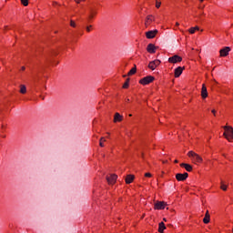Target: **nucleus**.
Wrapping results in <instances>:
<instances>
[{
  "instance_id": "obj_22",
  "label": "nucleus",
  "mask_w": 233,
  "mask_h": 233,
  "mask_svg": "<svg viewBox=\"0 0 233 233\" xmlns=\"http://www.w3.org/2000/svg\"><path fill=\"white\" fill-rule=\"evenodd\" d=\"M20 94H26V86L25 85L20 86Z\"/></svg>"
},
{
  "instance_id": "obj_6",
  "label": "nucleus",
  "mask_w": 233,
  "mask_h": 233,
  "mask_svg": "<svg viewBox=\"0 0 233 233\" xmlns=\"http://www.w3.org/2000/svg\"><path fill=\"white\" fill-rule=\"evenodd\" d=\"M106 181L108 185H115L116 181H117V175L112 174L109 177H106Z\"/></svg>"
},
{
  "instance_id": "obj_15",
  "label": "nucleus",
  "mask_w": 233,
  "mask_h": 233,
  "mask_svg": "<svg viewBox=\"0 0 233 233\" xmlns=\"http://www.w3.org/2000/svg\"><path fill=\"white\" fill-rule=\"evenodd\" d=\"M123 121V116L119 113H116L114 116V123H121Z\"/></svg>"
},
{
  "instance_id": "obj_36",
  "label": "nucleus",
  "mask_w": 233,
  "mask_h": 233,
  "mask_svg": "<svg viewBox=\"0 0 233 233\" xmlns=\"http://www.w3.org/2000/svg\"><path fill=\"white\" fill-rule=\"evenodd\" d=\"M204 0H199L200 3H203Z\"/></svg>"
},
{
  "instance_id": "obj_28",
  "label": "nucleus",
  "mask_w": 233,
  "mask_h": 233,
  "mask_svg": "<svg viewBox=\"0 0 233 233\" xmlns=\"http://www.w3.org/2000/svg\"><path fill=\"white\" fill-rule=\"evenodd\" d=\"M160 6H161V2H159V1L157 0L156 7H157V8H159Z\"/></svg>"
},
{
  "instance_id": "obj_18",
  "label": "nucleus",
  "mask_w": 233,
  "mask_h": 233,
  "mask_svg": "<svg viewBox=\"0 0 233 233\" xmlns=\"http://www.w3.org/2000/svg\"><path fill=\"white\" fill-rule=\"evenodd\" d=\"M180 167L186 168L187 172H192V167L189 164L182 163L180 164Z\"/></svg>"
},
{
  "instance_id": "obj_29",
  "label": "nucleus",
  "mask_w": 233,
  "mask_h": 233,
  "mask_svg": "<svg viewBox=\"0 0 233 233\" xmlns=\"http://www.w3.org/2000/svg\"><path fill=\"white\" fill-rule=\"evenodd\" d=\"M70 25L73 26V28H76V22H74L73 20H71Z\"/></svg>"
},
{
  "instance_id": "obj_2",
  "label": "nucleus",
  "mask_w": 233,
  "mask_h": 233,
  "mask_svg": "<svg viewBox=\"0 0 233 233\" xmlns=\"http://www.w3.org/2000/svg\"><path fill=\"white\" fill-rule=\"evenodd\" d=\"M188 157L192 158L193 163H202L203 158L199 155L196 154L194 151H189L187 153Z\"/></svg>"
},
{
  "instance_id": "obj_24",
  "label": "nucleus",
  "mask_w": 233,
  "mask_h": 233,
  "mask_svg": "<svg viewBox=\"0 0 233 233\" xmlns=\"http://www.w3.org/2000/svg\"><path fill=\"white\" fill-rule=\"evenodd\" d=\"M220 188H221V190H224V191L227 190V185H224V184H223V181H221Z\"/></svg>"
},
{
  "instance_id": "obj_13",
  "label": "nucleus",
  "mask_w": 233,
  "mask_h": 233,
  "mask_svg": "<svg viewBox=\"0 0 233 233\" xmlns=\"http://www.w3.org/2000/svg\"><path fill=\"white\" fill-rule=\"evenodd\" d=\"M147 51L149 54H156V46H154V44L147 45Z\"/></svg>"
},
{
  "instance_id": "obj_34",
  "label": "nucleus",
  "mask_w": 233,
  "mask_h": 233,
  "mask_svg": "<svg viewBox=\"0 0 233 233\" xmlns=\"http://www.w3.org/2000/svg\"><path fill=\"white\" fill-rule=\"evenodd\" d=\"M21 70L25 71V70H26V67L22 66V67H21Z\"/></svg>"
},
{
  "instance_id": "obj_12",
  "label": "nucleus",
  "mask_w": 233,
  "mask_h": 233,
  "mask_svg": "<svg viewBox=\"0 0 233 233\" xmlns=\"http://www.w3.org/2000/svg\"><path fill=\"white\" fill-rule=\"evenodd\" d=\"M153 21H155L154 16L152 15H147L145 21V26L147 27Z\"/></svg>"
},
{
  "instance_id": "obj_16",
  "label": "nucleus",
  "mask_w": 233,
  "mask_h": 233,
  "mask_svg": "<svg viewBox=\"0 0 233 233\" xmlns=\"http://www.w3.org/2000/svg\"><path fill=\"white\" fill-rule=\"evenodd\" d=\"M134 179H135L134 175H127L126 177L127 185H130V183H132V181H134Z\"/></svg>"
},
{
  "instance_id": "obj_39",
  "label": "nucleus",
  "mask_w": 233,
  "mask_h": 233,
  "mask_svg": "<svg viewBox=\"0 0 233 233\" xmlns=\"http://www.w3.org/2000/svg\"><path fill=\"white\" fill-rule=\"evenodd\" d=\"M178 161L177 160H175V163H177Z\"/></svg>"
},
{
  "instance_id": "obj_38",
  "label": "nucleus",
  "mask_w": 233,
  "mask_h": 233,
  "mask_svg": "<svg viewBox=\"0 0 233 233\" xmlns=\"http://www.w3.org/2000/svg\"><path fill=\"white\" fill-rule=\"evenodd\" d=\"M127 101L128 102V101H130V99L127 98Z\"/></svg>"
},
{
  "instance_id": "obj_27",
  "label": "nucleus",
  "mask_w": 233,
  "mask_h": 233,
  "mask_svg": "<svg viewBox=\"0 0 233 233\" xmlns=\"http://www.w3.org/2000/svg\"><path fill=\"white\" fill-rule=\"evenodd\" d=\"M102 141H106L104 137H101V138H100L99 146H100V147H105V145H103V142H102Z\"/></svg>"
},
{
  "instance_id": "obj_19",
  "label": "nucleus",
  "mask_w": 233,
  "mask_h": 233,
  "mask_svg": "<svg viewBox=\"0 0 233 233\" xmlns=\"http://www.w3.org/2000/svg\"><path fill=\"white\" fill-rule=\"evenodd\" d=\"M97 14V11L94 10V8H89V19H94V15Z\"/></svg>"
},
{
  "instance_id": "obj_20",
  "label": "nucleus",
  "mask_w": 233,
  "mask_h": 233,
  "mask_svg": "<svg viewBox=\"0 0 233 233\" xmlns=\"http://www.w3.org/2000/svg\"><path fill=\"white\" fill-rule=\"evenodd\" d=\"M167 228L164 222H160L158 224V232L163 233L164 230Z\"/></svg>"
},
{
  "instance_id": "obj_40",
  "label": "nucleus",
  "mask_w": 233,
  "mask_h": 233,
  "mask_svg": "<svg viewBox=\"0 0 233 233\" xmlns=\"http://www.w3.org/2000/svg\"><path fill=\"white\" fill-rule=\"evenodd\" d=\"M129 117H132V115H129Z\"/></svg>"
},
{
  "instance_id": "obj_9",
  "label": "nucleus",
  "mask_w": 233,
  "mask_h": 233,
  "mask_svg": "<svg viewBox=\"0 0 233 233\" xmlns=\"http://www.w3.org/2000/svg\"><path fill=\"white\" fill-rule=\"evenodd\" d=\"M201 97L202 99H207V97H208V91H207V86H205V84L202 85Z\"/></svg>"
},
{
  "instance_id": "obj_33",
  "label": "nucleus",
  "mask_w": 233,
  "mask_h": 233,
  "mask_svg": "<svg viewBox=\"0 0 233 233\" xmlns=\"http://www.w3.org/2000/svg\"><path fill=\"white\" fill-rule=\"evenodd\" d=\"M193 28H195V31H196V30H199V26H195V27H193Z\"/></svg>"
},
{
  "instance_id": "obj_4",
  "label": "nucleus",
  "mask_w": 233,
  "mask_h": 233,
  "mask_svg": "<svg viewBox=\"0 0 233 233\" xmlns=\"http://www.w3.org/2000/svg\"><path fill=\"white\" fill-rule=\"evenodd\" d=\"M181 61H183V58L177 55H175L168 58V63L176 64V63H181Z\"/></svg>"
},
{
  "instance_id": "obj_37",
  "label": "nucleus",
  "mask_w": 233,
  "mask_h": 233,
  "mask_svg": "<svg viewBox=\"0 0 233 233\" xmlns=\"http://www.w3.org/2000/svg\"><path fill=\"white\" fill-rule=\"evenodd\" d=\"M163 221H167V218H163Z\"/></svg>"
},
{
  "instance_id": "obj_31",
  "label": "nucleus",
  "mask_w": 233,
  "mask_h": 233,
  "mask_svg": "<svg viewBox=\"0 0 233 233\" xmlns=\"http://www.w3.org/2000/svg\"><path fill=\"white\" fill-rule=\"evenodd\" d=\"M90 28H92V25L86 26V32H90Z\"/></svg>"
},
{
  "instance_id": "obj_7",
  "label": "nucleus",
  "mask_w": 233,
  "mask_h": 233,
  "mask_svg": "<svg viewBox=\"0 0 233 233\" xmlns=\"http://www.w3.org/2000/svg\"><path fill=\"white\" fill-rule=\"evenodd\" d=\"M230 47L229 46H226L222 49L219 50V54H220V57H227V56H228V52H230Z\"/></svg>"
},
{
  "instance_id": "obj_23",
  "label": "nucleus",
  "mask_w": 233,
  "mask_h": 233,
  "mask_svg": "<svg viewBox=\"0 0 233 233\" xmlns=\"http://www.w3.org/2000/svg\"><path fill=\"white\" fill-rule=\"evenodd\" d=\"M129 83H130V78H127L123 85V88H128Z\"/></svg>"
},
{
  "instance_id": "obj_30",
  "label": "nucleus",
  "mask_w": 233,
  "mask_h": 233,
  "mask_svg": "<svg viewBox=\"0 0 233 233\" xmlns=\"http://www.w3.org/2000/svg\"><path fill=\"white\" fill-rule=\"evenodd\" d=\"M145 177H152V175L150 173H146Z\"/></svg>"
},
{
  "instance_id": "obj_10",
  "label": "nucleus",
  "mask_w": 233,
  "mask_h": 233,
  "mask_svg": "<svg viewBox=\"0 0 233 233\" xmlns=\"http://www.w3.org/2000/svg\"><path fill=\"white\" fill-rule=\"evenodd\" d=\"M157 34V30L148 31L146 33V36L147 39H154Z\"/></svg>"
},
{
  "instance_id": "obj_1",
  "label": "nucleus",
  "mask_w": 233,
  "mask_h": 233,
  "mask_svg": "<svg viewBox=\"0 0 233 233\" xmlns=\"http://www.w3.org/2000/svg\"><path fill=\"white\" fill-rule=\"evenodd\" d=\"M223 128L225 130V132L223 134L224 137H226V139H228V141H229V142L232 141V139H233L232 127L225 126Z\"/></svg>"
},
{
  "instance_id": "obj_25",
  "label": "nucleus",
  "mask_w": 233,
  "mask_h": 233,
  "mask_svg": "<svg viewBox=\"0 0 233 233\" xmlns=\"http://www.w3.org/2000/svg\"><path fill=\"white\" fill-rule=\"evenodd\" d=\"M21 3L24 6H28V0H21Z\"/></svg>"
},
{
  "instance_id": "obj_21",
  "label": "nucleus",
  "mask_w": 233,
  "mask_h": 233,
  "mask_svg": "<svg viewBox=\"0 0 233 233\" xmlns=\"http://www.w3.org/2000/svg\"><path fill=\"white\" fill-rule=\"evenodd\" d=\"M136 72H137V68L136 67V66L128 72L127 76H134V74H136Z\"/></svg>"
},
{
  "instance_id": "obj_8",
  "label": "nucleus",
  "mask_w": 233,
  "mask_h": 233,
  "mask_svg": "<svg viewBox=\"0 0 233 233\" xmlns=\"http://www.w3.org/2000/svg\"><path fill=\"white\" fill-rule=\"evenodd\" d=\"M187 177H188V173H177L176 175V179L178 181H185L187 179Z\"/></svg>"
},
{
  "instance_id": "obj_3",
  "label": "nucleus",
  "mask_w": 233,
  "mask_h": 233,
  "mask_svg": "<svg viewBox=\"0 0 233 233\" xmlns=\"http://www.w3.org/2000/svg\"><path fill=\"white\" fill-rule=\"evenodd\" d=\"M154 76H147L143 77L142 79H140L139 83L140 85H150V83H152V81H154Z\"/></svg>"
},
{
  "instance_id": "obj_5",
  "label": "nucleus",
  "mask_w": 233,
  "mask_h": 233,
  "mask_svg": "<svg viewBox=\"0 0 233 233\" xmlns=\"http://www.w3.org/2000/svg\"><path fill=\"white\" fill-rule=\"evenodd\" d=\"M159 65H161L160 60H154L148 64V68H150V70H156V68H157V66H159Z\"/></svg>"
},
{
  "instance_id": "obj_32",
  "label": "nucleus",
  "mask_w": 233,
  "mask_h": 233,
  "mask_svg": "<svg viewBox=\"0 0 233 233\" xmlns=\"http://www.w3.org/2000/svg\"><path fill=\"white\" fill-rule=\"evenodd\" d=\"M211 112L214 114V116H216V109H213Z\"/></svg>"
},
{
  "instance_id": "obj_14",
  "label": "nucleus",
  "mask_w": 233,
  "mask_h": 233,
  "mask_svg": "<svg viewBox=\"0 0 233 233\" xmlns=\"http://www.w3.org/2000/svg\"><path fill=\"white\" fill-rule=\"evenodd\" d=\"M185 67L178 66L175 69V77H179L183 74Z\"/></svg>"
},
{
  "instance_id": "obj_26",
  "label": "nucleus",
  "mask_w": 233,
  "mask_h": 233,
  "mask_svg": "<svg viewBox=\"0 0 233 233\" xmlns=\"http://www.w3.org/2000/svg\"><path fill=\"white\" fill-rule=\"evenodd\" d=\"M189 34H196V28L194 27H191L189 30H188Z\"/></svg>"
},
{
  "instance_id": "obj_17",
  "label": "nucleus",
  "mask_w": 233,
  "mask_h": 233,
  "mask_svg": "<svg viewBox=\"0 0 233 233\" xmlns=\"http://www.w3.org/2000/svg\"><path fill=\"white\" fill-rule=\"evenodd\" d=\"M203 223H205L206 225L210 223V214L208 213V211L206 212L205 218H203Z\"/></svg>"
},
{
  "instance_id": "obj_35",
  "label": "nucleus",
  "mask_w": 233,
  "mask_h": 233,
  "mask_svg": "<svg viewBox=\"0 0 233 233\" xmlns=\"http://www.w3.org/2000/svg\"><path fill=\"white\" fill-rule=\"evenodd\" d=\"M176 25H177V26H179V23L177 22V23H176Z\"/></svg>"
},
{
  "instance_id": "obj_11",
  "label": "nucleus",
  "mask_w": 233,
  "mask_h": 233,
  "mask_svg": "<svg viewBox=\"0 0 233 233\" xmlns=\"http://www.w3.org/2000/svg\"><path fill=\"white\" fill-rule=\"evenodd\" d=\"M165 207H167V204L165 202H157L155 204V208L157 210H163L165 209Z\"/></svg>"
}]
</instances>
